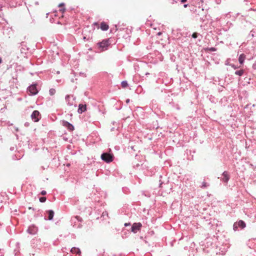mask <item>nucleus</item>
<instances>
[{
    "instance_id": "nucleus-1",
    "label": "nucleus",
    "mask_w": 256,
    "mask_h": 256,
    "mask_svg": "<svg viewBox=\"0 0 256 256\" xmlns=\"http://www.w3.org/2000/svg\"><path fill=\"white\" fill-rule=\"evenodd\" d=\"M101 158L105 162L109 163L112 162L114 156L112 154L105 152L101 155Z\"/></svg>"
},
{
    "instance_id": "nucleus-2",
    "label": "nucleus",
    "mask_w": 256,
    "mask_h": 256,
    "mask_svg": "<svg viewBox=\"0 0 256 256\" xmlns=\"http://www.w3.org/2000/svg\"><path fill=\"white\" fill-rule=\"evenodd\" d=\"M98 48H100V51H103L108 49L110 44L108 40H104L102 42L98 43Z\"/></svg>"
},
{
    "instance_id": "nucleus-3",
    "label": "nucleus",
    "mask_w": 256,
    "mask_h": 256,
    "mask_svg": "<svg viewBox=\"0 0 256 256\" xmlns=\"http://www.w3.org/2000/svg\"><path fill=\"white\" fill-rule=\"evenodd\" d=\"M142 227V224L140 222H135L133 224L132 228L131 231L134 233H136L138 231L140 230L141 228Z\"/></svg>"
},
{
    "instance_id": "nucleus-4",
    "label": "nucleus",
    "mask_w": 256,
    "mask_h": 256,
    "mask_svg": "<svg viewBox=\"0 0 256 256\" xmlns=\"http://www.w3.org/2000/svg\"><path fill=\"white\" fill-rule=\"evenodd\" d=\"M28 91L30 92V95H34L38 92L36 85L35 84L30 86L28 88Z\"/></svg>"
},
{
    "instance_id": "nucleus-5",
    "label": "nucleus",
    "mask_w": 256,
    "mask_h": 256,
    "mask_svg": "<svg viewBox=\"0 0 256 256\" xmlns=\"http://www.w3.org/2000/svg\"><path fill=\"white\" fill-rule=\"evenodd\" d=\"M31 118L34 122H38L40 118L39 112L38 110H34L31 115Z\"/></svg>"
},
{
    "instance_id": "nucleus-6",
    "label": "nucleus",
    "mask_w": 256,
    "mask_h": 256,
    "mask_svg": "<svg viewBox=\"0 0 256 256\" xmlns=\"http://www.w3.org/2000/svg\"><path fill=\"white\" fill-rule=\"evenodd\" d=\"M238 226L241 227L242 228H244L246 227V224L242 220H240L237 223H234V230H236Z\"/></svg>"
},
{
    "instance_id": "nucleus-7",
    "label": "nucleus",
    "mask_w": 256,
    "mask_h": 256,
    "mask_svg": "<svg viewBox=\"0 0 256 256\" xmlns=\"http://www.w3.org/2000/svg\"><path fill=\"white\" fill-rule=\"evenodd\" d=\"M62 125L70 131H72L74 130V126L66 121H62Z\"/></svg>"
},
{
    "instance_id": "nucleus-8",
    "label": "nucleus",
    "mask_w": 256,
    "mask_h": 256,
    "mask_svg": "<svg viewBox=\"0 0 256 256\" xmlns=\"http://www.w3.org/2000/svg\"><path fill=\"white\" fill-rule=\"evenodd\" d=\"M86 110V104H80L78 106V112L79 114H82V112H85Z\"/></svg>"
},
{
    "instance_id": "nucleus-9",
    "label": "nucleus",
    "mask_w": 256,
    "mask_h": 256,
    "mask_svg": "<svg viewBox=\"0 0 256 256\" xmlns=\"http://www.w3.org/2000/svg\"><path fill=\"white\" fill-rule=\"evenodd\" d=\"M109 28L108 25L105 22H102L100 24V29L102 30H107Z\"/></svg>"
},
{
    "instance_id": "nucleus-10",
    "label": "nucleus",
    "mask_w": 256,
    "mask_h": 256,
    "mask_svg": "<svg viewBox=\"0 0 256 256\" xmlns=\"http://www.w3.org/2000/svg\"><path fill=\"white\" fill-rule=\"evenodd\" d=\"M222 180L225 182H227L229 180V176L228 174V173L226 172H224L222 174Z\"/></svg>"
},
{
    "instance_id": "nucleus-11",
    "label": "nucleus",
    "mask_w": 256,
    "mask_h": 256,
    "mask_svg": "<svg viewBox=\"0 0 256 256\" xmlns=\"http://www.w3.org/2000/svg\"><path fill=\"white\" fill-rule=\"evenodd\" d=\"M70 252L73 254H76L79 255H80L81 253L80 250L76 248H72Z\"/></svg>"
},
{
    "instance_id": "nucleus-12",
    "label": "nucleus",
    "mask_w": 256,
    "mask_h": 256,
    "mask_svg": "<svg viewBox=\"0 0 256 256\" xmlns=\"http://www.w3.org/2000/svg\"><path fill=\"white\" fill-rule=\"evenodd\" d=\"M246 56L244 54H242L240 56L238 61L240 64H242L244 61Z\"/></svg>"
},
{
    "instance_id": "nucleus-13",
    "label": "nucleus",
    "mask_w": 256,
    "mask_h": 256,
    "mask_svg": "<svg viewBox=\"0 0 256 256\" xmlns=\"http://www.w3.org/2000/svg\"><path fill=\"white\" fill-rule=\"evenodd\" d=\"M48 220H52L53 218L54 215V212L52 210H50L48 211Z\"/></svg>"
},
{
    "instance_id": "nucleus-14",
    "label": "nucleus",
    "mask_w": 256,
    "mask_h": 256,
    "mask_svg": "<svg viewBox=\"0 0 256 256\" xmlns=\"http://www.w3.org/2000/svg\"><path fill=\"white\" fill-rule=\"evenodd\" d=\"M244 74V70H237L235 72V74L240 76H241Z\"/></svg>"
},
{
    "instance_id": "nucleus-15",
    "label": "nucleus",
    "mask_w": 256,
    "mask_h": 256,
    "mask_svg": "<svg viewBox=\"0 0 256 256\" xmlns=\"http://www.w3.org/2000/svg\"><path fill=\"white\" fill-rule=\"evenodd\" d=\"M121 85L123 88H126L128 86V84L126 81H123L122 82Z\"/></svg>"
},
{
    "instance_id": "nucleus-16",
    "label": "nucleus",
    "mask_w": 256,
    "mask_h": 256,
    "mask_svg": "<svg viewBox=\"0 0 256 256\" xmlns=\"http://www.w3.org/2000/svg\"><path fill=\"white\" fill-rule=\"evenodd\" d=\"M208 186V184L207 182H202V186H201V188H206Z\"/></svg>"
},
{
    "instance_id": "nucleus-17",
    "label": "nucleus",
    "mask_w": 256,
    "mask_h": 256,
    "mask_svg": "<svg viewBox=\"0 0 256 256\" xmlns=\"http://www.w3.org/2000/svg\"><path fill=\"white\" fill-rule=\"evenodd\" d=\"M56 93V90L54 88H52L50 90V94L51 96H53Z\"/></svg>"
},
{
    "instance_id": "nucleus-18",
    "label": "nucleus",
    "mask_w": 256,
    "mask_h": 256,
    "mask_svg": "<svg viewBox=\"0 0 256 256\" xmlns=\"http://www.w3.org/2000/svg\"><path fill=\"white\" fill-rule=\"evenodd\" d=\"M46 197H41L40 198V201L41 202H46Z\"/></svg>"
},
{
    "instance_id": "nucleus-19",
    "label": "nucleus",
    "mask_w": 256,
    "mask_h": 256,
    "mask_svg": "<svg viewBox=\"0 0 256 256\" xmlns=\"http://www.w3.org/2000/svg\"><path fill=\"white\" fill-rule=\"evenodd\" d=\"M197 36H198V34H197V33H196V32L194 33V34H192V37L193 38H197Z\"/></svg>"
},
{
    "instance_id": "nucleus-20",
    "label": "nucleus",
    "mask_w": 256,
    "mask_h": 256,
    "mask_svg": "<svg viewBox=\"0 0 256 256\" xmlns=\"http://www.w3.org/2000/svg\"><path fill=\"white\" fill-rule=\"evenodd\" d=\"M46 192L45 190H42L41 192V194H42V195H46Z\"/></svg>"
},
{
    "instance_id": "nucleus-21",
    "label": "nucleus",
    "mask_w": 256,
    "mask_h": 256,
    "mask_svg": "<svg viewBox=\"0 0 256 256\" xmlns=\"http://www.w3.org/2000/svg\"><path fill=\"white\" fill-rule=\"evenodd\" d=\"M253 68L254 69H256V62L255 63L253 64Z\"/></svg>"
},
{
    "instance_id": "nucleus-22",
    "label": "nucleus",
    "mask_w": 256,
    "mask_h": 256,
    "mask_svg": "<svg viewBox=\"0 0 256 256\" xmlns=\"http://www.w3.org/2000/svg\"><path fill=\"white\" fill-rule=\"evenodd\" d=\"M181 3H184L187 1V0H180Z\"/></svg>"
},
{
    "instance_id": "nucleus-23",
    "label": "nucleus",
    "mask_w": 256,
    "mask_h": 256,
    "mask_svg": "<svg viewBox=\"0 0 256 256\" xmlns=\"http://www.w3.org/2000/svg\"><path fill=\"white\" fill-rule=\"evenodd\" d=\"M130 223H125V224H124V226H130Z\"/></svg>"
},
{
    "instance_id": "nucleus-24",
    "label": "nucleus",
    "mask_w": 256,
    "mask_h": 256,
    "mask_svg": "<svg viewBox=\"0 0 256 256\" xmlns=\"http://www.w3.org/2000/svg\"><path fill=\"white\" fill-rule=\"evenodd\" d=\"M187 6H188V4H184V7L185 8H186Z\"/></svg>"
},
{
    "instance_id": "nucleus-25",
    "label": "nucleus",
    "mask_w": 256,
    "mask_h": 256,
    "mask_svg": "<svg viewBox=\"0 0 256 256\" xmlns=\"http://www.w3.org/2000/svg\"><path fill=\"white\" fill-rule=\"evenodd\" d=\"M94 25H96V26H98V24L97 22H94Z\"/></svg>"
},
{
    "instance_id": "nucleus-26",
    "label": "nucleus",
    "mask_w": 256,
    "mask_h": 256,
    "mask_svg": "<svg viewBox=\"0 0 256 256\" xmlns=\"http://www.w3.org/2000/svg\"><path fill=\"white\" fill-rule=\"evenodd\" d=\"M162 34L161 32H159L158 33V35L160 36Z\"/></svg>"
},
{
    "instance_id": "nucleus-27",
    "label": "nucleus",
    "mask_w": 256,
    "mask_h": 256,
    "mask_svg": "<svg viewBox=\"0 0 256 256\" xmlns=\"http://www.w3.org/2000/svg\"><path fill=\"white\" fill-rule=\"evenodd\" d=\"M129 102H130V100H129V99H128V100H126V102L127 103H128Z\"/></svg>"
},
{
    "instance_id": "nucleus-28",
    "label": "nucleus",
    "mask_w": 256,
    "mask_h": 256,
    "mask_svg": "<svg viewBox=\"0 0 256 256\" xmlns=\"http://www.w3.org/2000/svg\"><path fill=\"white\" fill-rule=\"evenodd\" d=\"M2 62V58H0V64Z\"/></svg>"
},
{
    "instance_id": "nucleus-29",
    "label": "nucleus",
    "mask_w": 256,
    "mask_h": 256,
    "mask_svg": "<svg viewBox=\"0 0 256 256\" xmlns=\"http://www.w3.org/2000/svg\"><path fill=\"white\" fill-rule=\"evenodd\" d=\"M86 36H84V40H86Z\"/></svg>"
}]
</instances>
